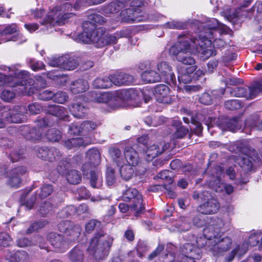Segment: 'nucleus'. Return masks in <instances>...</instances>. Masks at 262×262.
<instances>
[{"mask_svg": "<svg viewBox=\"0 0 262 262\" xmlns=\"http://www.w3.org/2000/svg\"><path fill=\"white\" fill-rule=\"evenodd\" d=\"M170 54L176 56L183 65L193 66L195 60L191 54L199 53L201 59L205 60L216 54L211 46V41L205 38L191 39L188 36H180L179 41L169 49Z\"/></svg>", "mask_w": 262, "mask_h": 262, "instance_id": "1", "label": "nucleus"}, {"mask_svg": "<svg viewBox=\"0 0 262 262\" xmlns=\"http://www.w3.org/2000/svg\"><path fill=\"white\" fill-rule=\"evenodd\" d=\"M170 54L176 56L183 65L193 66L195 60L191 54L199 53L201 59L205 60L216 54L211 46V41L205 38L191 39L188 36H180L179 41L169 49Z\"/></svg>", "mask_w": 262, "mask_h": 262, "instance_id": "2", "label": "nucleus"}, {"mask_svg": "<svg viewBox=\"0 0 262 262\" xmlns=\"http://www.w3.org/2000/svg\"><path fill=\"white\" fill-rule=\"evenodd\" d=\"M17 67H20V64L13 65L11 67L1 65L0 70L8 72L10 77L8 79L9 86L15 87L20 85L23 87L22 91H24V89H26L25 86L33 84L34 81L27 71L19 70Z\"/></svg>", "mask_w": 262, "mask_h": 262, "instance_id": "3", "label": "nucleus"}, {"mask_svg": "<svg viewBox=\"0 0 262 262\" xmlns=\"http://www.w3.org/2000/svg\"><path fill=\"white\" fill-rule=\"evenodd\" d=\"M50 124L48 118L41 119L39 120L38 130L36 128H32L29 134L26 136V138L32 140H39L41 137L46 136L47 138L51 142L58 141L61 137L59 130L55 128H51L48 130L47 133H46V127Z\"/></svg>", "mask_w": 262, "mask_h": 262, "instance_id": "4", "label": "nucleus"}, {"mask_svg": "<svg viewBox=\"0 0 262 262\" xmlns=\"http://www.w3.org/2000/svg\"><path fill=\"white\" fill-rule=\"evenodd\" d=\"M113 240V237L105 235L102 231L98 232L91 240L87 250L92 255L107 252L112 245Z\"/></svg>", "mask_w": 262, "mask_h": 262, "instance_id": "5", "label": "nucleus"}, {"mask_svg": "<svg viewBox=\"0 0 262 262\" xmlns=\"http://www.w3.org/2000/svg\"><path fill=\"white\" fill-rule=\"evenodd\" d=\"M122 200L130 203L132 210L136 211V216L142 213L145 210L143 204L142 195L134 188H127L122 193Z\"/></svg>", "mask_w": 262, "mask_h": 262, "instance_id": "6", "label": "nucleus"}, {"mask_svg": "<svg viewBox=\"0 0 262 262\" xmlns=\"http://www.w3.org/2000/svg\"><path fill=\"white\" fill-rule=\"evenodd\" d=\"M210 221L203 231L205 238L211 240L215 236L221 235L228 230V223L220 218L210 217Z\"/></svg>", "mask_w": 262, "mask_h": 262, "instance_id": "7", "label": "nucleus"}, {"mask_svg": "<svg viewBox=\"0 0 262 262\" xmlns=\"http://www.w3.org/2000/svg\"><path fill=\"white\" fill-rule=\"evenodd\" d=\"M262 92V80L253 83L250 86L236 87L230 91L232 96L245 97L247 99H253Z\"/></svg>", "mask_w": 262, "mask_h": 262, "instance_id": "8", "label": "nucleus"}, {"mask_svg": "<svg viewBox=\"0 0 262 262\" xmlns=\"http://www.w3.org/2000/svg\"><path fill=\"white\" fill-rule=\"evenodd\" d=\"M201 196V201L204 203L198 207V212L203 214H213L218 211L220 208L219 203L209 192L203 191Z\"/></svg>", "mask_w": 262, "mask_h": 262, "instance_id": "9", "label": "nucleus"}, {"mask_svg": "<svg viewBox=\"0 0 262 262\" xmlns=\"http://www.w3.org/2000/svg\"><path fill=\"white\" fill-rule=\"evenodd\" d=\"M209 245V248L215 256L223 255L231 248L232 241L228 236L222 237V235L213 237Z\"/></svg>", "mask_w": 262, "mask_h": 262, "instance_id": "10", "label": "nucleus"}, {"mask_svg": "<svg viewBox=\"0 0 262 262\" xmlns=\"http://www.w3.org/2000/svg\"><path fill=\"white\" fill-rule=\"evenodd\" d=\"M27 110L24 106H17L10 110L8 107H4L1 114L6 121L14 123H20L25 119Z\"/></svg>", "mask_w": 262, "mask_h": 262, "instance_id": "11", "label": "nucleus"}, {"mask_svg": "<svg viewBox=\"0 0 262 262\" xmlns=\"http://www.w3.org/2000/svg\"><path fill=\"white\" fill-rule=\"evenodd\" d=\"M246 141H243L239 142L237 144V148H239L238 150L245 154V155L239 159L238 162L239 165L246 170H251L253 168V162L259 163L261 159L259 157L253 155V157L250 155L251 154L248 152V148L245 143ZM253 154L254 151H252Z\"/></svg>", "mask_w": 262, "mask_h": 262, "instance_id": "12", "label": "nucleus"}, {"mask_svg": "<svg viewBox=\"0 0 262 262\" xmlns=\"http://www.w3.org/2000/svg\"><path fill=\"white\" fill-rule=\"evenodd\" d=\"M157 72L160 76L162 81L170 84H174L176 81V76L172 66L169 62L159 60L156 65Z\"/></svg>", "mask_w": 262, "mask_h": 262, "instance_id": "13", "label": "nucleus"}, {"mask_svg": "<svg viewBox=\"0 0 262 262\" xmlns=\"http://www.w3.org/2000/svg\"><path fill=\"white\" fill-rule=\"evenodd\" d=\"M216 172L215 176H213L211 180L209 181L208 185L212 189L216 192H221L223 189L228 194H230L233 192L234 188L230 184H226L221 183V176L223 173V169L221 167H216L215 168Z\"/></svg>", "mask_w": 262, "mask_h": 262, "instance_id": "14", "label": "nucleus"}, {"mask_svg": "<svg viewBox=\"0 0 262 262\" xmlns=\"http://www.w3.org/2000/svg\"><path fill=\"white\" fill-rule=\"evenodd\" d=\"M124 33L123 31L117 32L111 35H104L101 29H98L97 38L94 39L97 42L96 47L102 48L107 45H113L117 43L119 38L124 37Z\"/></svg>", "mask_w": 262, "mask_h": 262, "instance_id": "15", "label": "nucleus"}, {"mask_svg": "<svg viewBox=\"0 0 262 262\" xmlns=\"http://www.w3.org/2000/svg\"><path fill=\"white\" fill-rule=\"evenodd\" d=\"M26 172L27 169L24 166L12 169L7 174V184L11 187H19L21 183V177Z\"/></svg>", "mask_w": 262, "mask_h": 262, "instance_id": "16", "label": "nucleus"}, {"mask_svg": "<svg viewBox=\"0 0 262 262\" xmlns=\"http://www.w3.org/2000/svg\"><path fill=\"white\" fill-rule=\"evenodd\" d=\"M155 95L160 103L170 104L174 99V96L170 95L169 87L165 84H159L155 88Z\"/></svg>", "mask_w": 262, "mask_h": 262, "instance_id": "17", "label": "nucleus"}, {"mask_svg": "<svg viewBox=\"0 0 262 262\" xmlns=\"http://www.w3.org/2000/svg\"><path fill=\"white\" fill-rule=\"evenodd\" d=\"M58 228L61 232L65 233L66 236H69L68 240L70 242L76 241L81 231V228L78 226L70 227V223L68 221L61 222L58 225Z\"/></svg>", "mask_w": 262, "mask_h": 262, "instance_id": "18", "label": "nucleus"}, {"mask_svg": "<svg viewBox=\"0 0 262 262\" xmlns=\"http://www.w3.org/2000/svg\"><path fill=\"white\" fill-rule=\"evenodd\" d=\"M83 28V32L79 34L76 38V41L85 43H92L96 47L97 42L94 41V39L97 38L98 29L94 30H91V28L89 26H87L86 28Z\"/></svg>", "mask_w": 262, "mask_h": 262, "instance_id": "19", "label": "nucleus"}, {"mask_svg": "<svg viewBox=\"0 0 262 262\" xmlns=\"http://www.w3.org/2000/svg\"><path fill=\"white\" fill-rule=\"evenodd\" d=\"M195 70V66L182 65L178 67V80L181 84H186L192 80V74Z\"/></svg>", "mask_w": 262, "mask_h": 262, "instance_id": "20", "label": "nucleus"}, {"mask_svg": "<svg viewBox=\"0 0 262 262\" xmlns=\"http://www.w3.org/2000/svg\"><path fill=\"white\" fill-rule=\"evenodd\" d=\"M222 27L223 25L220 24L216 19H209L206 23L205 26H204V27L207 28L206 31H205V34L204 35H203V34H201L198 39H202L203 38H205L212 41L211 39L213 37L214 33L216 34V33H219L215 29Z\"/></svg>", "mask_w": 262, "mask_h": 262, "instance_id": "21", "label": "nucleus"}, {"mask_svg": "<svg viewBox=\"0 0 262 262\" xmlns=\"http://www.w3.org/2000/svg\"><path fill=\"white\" fill-rule=\"evenodd\" d=\"M110 76L112 83L118 86L129 84L134 81L133 76L123 72H117Z\"/></svg>", "mask_w": 262, "mask_h": 262, "instance_id": "22", "label": "nucleus"}, {"mask_svg": "<svg viewBox=\"0 0 262 262\" xmlns=\"http://www.w3.org/2000/svg\"><path fill=\"white\" fill-rule=\"evenodd\" d=\"M218 126L223 130H228L235 132L241 128V123L236 118H219Z\"/></svg>", "mask_w": 262, "mask_h": 262, "instance_id": "23", "label": "nucleus"}, {"mask_svg": "<svg viewBox=\"0 0 262 262\" xmlns=\"http://www.w3.org/2000/svg\"><path fill=\"white\" fill-rule=\"evenodd\" d=\"M165 148L162 144H153L147 147L146 150H143L144 158L147 161H150L153 159L162 154Z\"/></svg>", "mask_w": 262, "mask_h": 262, "instance_id": "24", "label": "nucleus"}, {"mask_svg": "<svg viewBox=\"0 0 262 262\" xmlns=\"http://www.w3.org/2000/svg\"><path fill=\"white\" fill-rule=\"evenodd\" d=\"M108 153L111 160L118 167L125 164V151L122 152L119 148L112 147L109 148Z\"/></svg>", "mask_w": 262, "mask_h": 262, "instance_id": "25", "label": "nucleus"}, {"mask_svg": "<svg viewBox=\"0 0 262 262\" xmlns=\"http://www.w3.org/2000/svg\"><path fill=\"white\" fill-rule=\"evenodd\" d=\"M48 238L50 243L56 251L63 252L68 248L67 243L60 235L51 233L49 234Z\"/></svg>", "mask_w": 262, "mask_h": 262, "instance_id": "26", "label": "nucleus"}, {"mask_svg": "<svg viewBox=\"0 0 262 262\" xmlns=\"http://www.w3.org/2000/svg\"><path fill=\"white\" fill-rule=\"evenodd\" d=\"M46 112L60 119L68 120L69 117L68 111L63 106L57 105H49L46 109Z\"/></svg>", "mask_w": 262, "mask_h": 262, "instance_id": "27", "label": "nucleus"}, {"mask_svg": "<svg viewBox=\"0 0 262 262\" xmlns=\"http://www.w3.org/2000/svg\"><path fill=\"white\" fill-rule=\"evenodd\" d=\"M6 258L10 262H24L28 259L29 255L24 250L8 251Z\"/></svg>", "mask_w": 262, "mask_h": 262, "instance_id": "28", "label": "nucleus"}, {"mask_svg": "<svg viewBox=\"0 0 262 262\" xmlns=\"http://www.w3.org/2000/svg\"><path fill=\"white\" fill-rule=\"evenodd\" d=\"M196 242L198 244V247L191 243H186L181 248L183 256H194L196 258H200L201 251L199 247H201L202 246L199 244L198 241H196Z\"/></svg>", "mask_w": 262, "mask_h": 262, "instance_id": "29", "label": "nucleus"}, {"mask_svg": "<svg viewBox=\"0 0 262 262\" xmlns=\"http://www.w3.org/2000/svg\"><path fill=\"white\" fill-rule=\"evenodd\" d=\"M89 88L88 82L83 79H79L73 81L70 86V90L74 94L83 93Z\"/></svg>", "mask_w": 262, "mask_h": 262, "instance_id": "30", "label": "nucleus"}, {"mask_svg": "<svg viewBox=\"0 0 262 262\" xmlns=\"http://www.w3.org/2000/svg\"><path fill=\"white\" fill-rule=\"evenodd\" d=\"M125 164L136 166L139 162V156L136 151L131 147H126L125 149Z\"/></svg>", "mask_w": 262, "mask_h": 262, "instance_id": "31", "label": "nucleus"}, {"mask_svg": "<svg viewBox=\"0 0 262 262\" xmlns=\"http://www.w3.org/2000/svg\"><path fill=\"white\" fill-rule=\"evenodd\" d=\"M89 21H85L83 25V27L84 28L89 26L91 28V30H95V27L93 24L96 23L99 25H103L106 22V19L98 14H90L88 15Z\"/></svg>", "mask_w": 262, "mask_h": 262, "instance_id": "32", "label": "nucleus"}, {"mask_svg": "<svg viewBox=\"0 0 262 262\" xmlns=\"http://www.w3.org/2000/svg\"><path fill=\"white\" fill-rule=\"evenodd\" d=\"M69 110L72 114L78 118L84 117L88 113V111L86 106L79 102L72 104L69 107Z\"/></svg>", "mask_w": 262, "mask_h": 262, "instance_id": "33", "label": "nucleus"}, {"mask_svg": "<svg viewBox=\"0 0 262 262\" xmlns=\"http://www.w3.org/2000/svg\"><path fill=\"white\" fill-rule=\"evenodd\" d=\"M120 14L123 20L126 22L137 23L142 20V19L137 16L136 11L133 9L123 10Z\"/></svg>", "mask_w": 262, "mask_h": 262, "instance_id": "34", "label": "nucleus"}, {"mask_svg": "<svg viewBox=\"0 0 262 262\" xmlns=\"http://www.w3.org/2000/svg\"><path fill=\"white\" fill-rule=\"evenodd\" d=\"M91 143L90 139H84L83 138H75L67 140L65 142V146L68 149L81 146H86Z\"/></svg>", "mask_w": 262, "mask_h": 262, "instance_id": "35", "label": "nucleus"}, {"mask_svg": "<svg viewBox=\"0 0 262 262\" xmlns=\"http://www.w3.org/2000/svg\"><path fill=\"white\" fill-rule=\"evenodd\" d=\"M90 183L93 188H99L102 185V177L101 173L97 169L90 170Z\"/></svg>", "mask_w": 262, "mask_h": 262, "instance_id": "36", "label": "nucleus"}, {"mask_svg": "<svg viewBox=\"0 0 262 262\" xmlns=\"http://www.w3.org/2000/svg\"><path fill=\"white\" fill-rule=\"evenodd\" d=\"M69 257L71 262H83V250L80 246H76L69 253Z\"/></svg>", "mask_w": 262, "mask_h": 262, "instance_id": "37", "label": "nucleus"}, {"mask_svg": "<svg viewBox=\"0 0 262 262\" xmlns=\"http://www.w3.org/2000/svg\"><path fill=\"white\" fill-rule=\"evenodd\" d=\"M245 127V128L262 130V119L259 121L257 114L252 115L246 120Z\"/></svg>", "mask_w": 262, "mask_h": 262, "instance_id": "38", "label": "nucleus"}, {"mask_svg": "<svg viewBox=\"0 0 262 262\" xmlns=\"http://www.w3.org/2000/svg\"><path fill=\"white\" fill-rule=\"evenodd\" d=\"M225 5L221 7L223 10V13L225 17L229 20H231L233 18L238 17V14L237 10L229 8L230 4L233 3V0H223Z\"/></svg>", "mask_w": 262, "mask_h": 262, "instance_id": "39", "label": "nucleus"}, {"mask_svg": "<svg viewBox=\"0 0 262 262\" xmlns=\"http://www.w3.org/2000/svg\"><path fill=\"white\" fill-rule=\"evenodd\" d=\"M142 79L149 83L158 82L162 81L160 75L155 71H145L141 74Z\"/></svg>", "mask_w": 262, "mask_h": 262, "instance_id": "40", "label": "nucleus"}, {"mask_svg": "<svg viewBox=\"0 0 262 262\" xmlns=\"http://www.w3.org/2000/svg\"><path fill=\"white\" fill-rule=\"evenodd\" d=\"M133 167L126 164L119 167L120 174L122 179L128 181L132 178L134 173Z\"/></svg>", "mask_w": 262, "mask_h": 262, "instance_id": "41", "label": "nucleus"}, {"mask_svg": "<svg viewBox=\"0 0 262 262\" xmlns=\"http://www.w3.org/2000/svg\"><path fill=\"white\" fill-rule=\"evenodd\" d=\"M93 86L96 89H107L112 86L111 76L109 77L97 78L93 82Z\"/></svg>", "mask_w": 262, "mask_h": 262, "instance_id": "42", "label": "nucleus"}, {"mask_svg": "<svg viewBox=\"0 0 262 262\" xmlns=\"http://www.w3.org/2000/svg\"><path fill=\"white\" fill-rule=\"evenodd\" d=\"M249 244L252 247L257 246L262 249V233L258 232L251 234L248 239Z\"/></svg>", "mask_w": 262, "mask_h": 262, "instance_id": "43", "label": "nucleus"}, {"mask_svg": "<svg viewBox=\"0 0 262 262\" xmlns=\"http://www.w3.org/2000/svg\"><path fill=\"white\" fill-rule=\"evenodd\" d=\"M86 157L90 161V162L94 165L98 164L100 162V154L99 150L96 148L89 149L86 153Z\"/></svg>", "mask_w": 262, "mask_h": 262, "instance_id": "44", "label": "nucleus"}, {"mask_svg": "<svg viewBox=\"0 0 262 262\" xmlns=\"http://www.w3.org/2000/svg\"><path fill=\"white\" fill-rule=\"evenodd\" d=\"M66 59L64 60L62 63V69L66 70H73L78 66V63L75 59L69 55L63 56Z\"/></svg>", "mask_w": 262, "mask_h": 262, "instance_id": "45", "label": "nucleus"}, {"mask_svg": "<svg viewBox=\"0 0 262 262\" xmlns=\"http://www.w3.org/2000/svg\"><path fill=\"white\" fill-rule=\"evenodd\" d=\"M66 178L69 183L77 184L81 181V175L77 170H71L67 172Z\"/></svg>", "mask_w": 262, "mask_h": 262, "instance_id": "46", "label": "nucleus"}, {"mask_svg": "<svg viewBox=\"0 0 262 262\" xmlns=\"http://www.w3.org/2000/svg\"><path fill=\"white\" fill-rule=\"evenodd\" d=\"M117 174L115 169L110 166H107L106 170V181L108 186L114 184L116 181Z\"/></svg>", "mask_w": 262, "mask_h": 262, "instance_id": "47", "label": "nucleus"}, {"mask_svg": "<svg viewBox=\"0 0 262 262\" xmlns=\"http://www.w3.org/2000/svg\"><path fill=\"white\" fill-rule=\"evenodd\" d=\"M97 127V124L92 121H86L81 124L82 135H87L95 129Z\"/></svg>", "mask_w": 262, "mask_h": 262, "instance_id": "48", "label": "nucleus"}, {"mask_svg": "<svg viewBox=\"0 0 262 262\" xmlns=\"http://www.w3.org/2000/svg\"><path fill=\"white\" fill-rule=\"evenodd\" d=\"M61 156V154L58 149L54 147L50 148L48 149L46 161L52 162L58 160Z\"/></svg>", "mask_w": 262, "mask_h": 262, "instance_id": "49", "label": "nucleus"}, {"mask_svg": "<svg viewBox=\"0 0 262 262\" xmlns=\"http://www.w3.org/2000/svg\"><path fill=\"white\" fill-rule=\"evenodd\" d=\"M66 58L63 57V56L55 57H50L48 58V63L49 66L53 67H59L62 69V63L64 62V60Z\"/></svg>", "mask_w": 262, "mask_h": 262, "instance_id": "50", "label": "nucleus"}, {"mask_svg": "<svg viewBox=\"0 0 262 262\" xmlns=\"http://www.w3.org/2000/svg\"><path fill=\"white\" fill-rule=\"evenodd\" d=\"M53 187L50 184H44L40 188V192L38 194L41 199L47 197L50 195L53 191Z\"/></svg>", "mask_w": 262, "mask_h": 262, "instance_id": "51", "label": "nucleus"}, {"mask_svg": "<svg viewBox=\"0 0 262 262\" xmlns=\"http://www.w3.org/2000/svg\"><path fill=\"white\" fill-rule=\"evenodd\" d=\"M53 99L56 103L63 104L68 100L69 96L66 92L59 91L54 93Z\"/></svg>", "mask_w": 262, "mask_h": 262, "instance_id": "52", "label": "nucleus"}, {"mask_svg": "<svg viewBox=\"0 0 262 262\" xmlns=\"http://www.w3.org/2000/svg\"><path fill=\"white\" fill-rule=\"evenodd\" d=\"M242 106L241 102L238 99H233L226 101L225 107L229 110H234L240 108Z\"/></svg>", "mask_w": 262, "mask_h": 262, "instance_id": "53", "label": "nucleus"}, {"mask_svg": "<svg viewBox=\"0 0 262 262\" xmlns=\"http://www.w3.org/2000/svg\"><path fill=\"white\" fill-rule=\"evenodd\" d=\"M121 7L118 3H111L104 7L103 12L105 14L114 13L118 11Z\"/></svg>", "mask_w": 262, "mask_h": 262, "instance_id": "54", "label": "nucleus"}, {"mask_svg": "<svg viewBox=\"0 0 262 262\" xmlns=\"http://www.w3.org/2000/svg\"><path fill=\"white\" fill-rule=\"evenodd\" d=\"M164 27L172 29H183L185 27V24L181 21L172 20L164 25Z\"/></svg>", "mask_w": 262, "mask_h": 262, "instance_id": "55", "label": "nucleus"}, {"mask_svg": "<svg viewBox=\"0 0 262 262\" xmlns=\"http://www.w3.org/2000/svg\"><path fill=\"white\" fill-rule=\"evenodd\" d=\"M76 208L74 206H68L62 209L58 213L61 218H66L75 212Z\"/></svg>", "mask_w": 262, "mask_h": 262, "instance_id": "56", "label": "nucleus"}, {"mask_svg": "<svg viewBox=\"0 0 262 262\" xmlns=\"http://www.w3.org/2000/svg\"><path fill=\"white\" fill-rule=\"evenodd\" d=\"M113 96L112 93L108 92L100 93L97 102L99 103H107L108 102H111L113 101Z\"/></svg>", "mask_w": 262, "mask_h": 262, "instance_id": "57", "label": "nucleus"}, {"mask_svg": "<svg viewBox=\"0 0 262 262\" xmlns=\"http://www.w3.org/2000/svg\"><path fill=\"white\" fill-rule=\"evenodd\" d=\"M15 96V93L13 91L5 89L1 94V98L6 102H9L13 99Z\"/></svg>", "mask_w": 262, "mask_h": 262, "instance_id": "58", "label": "nucleus"}, {"mask_svg": "<svg viewBox=\"0 0 262 262\" xmlns=\"http://www.w3.org/2000/svg\"><path fill=\"white\" fill-rule=\"evenodd\" d=\"M12 239L6 232L0 233V246L7 247L10 245Z\"/></svg>", "mask_w": 262, "mask_h": 262, "instance_id": "59", "label": "nucleus"}, {"mask_svg": "<svg viewBox=\"0 0 262 262\" xmlns=\"http://www.w3.org/2000/svg\"><path fill=\"white\" fill-rule=\"evenodd\" d=\"M240 246H236L224 258V262H231L236 255L239 256L242 255V253L239 252Z\"/></svg>", "mask_w": 262, "mask_h": 262, "instance_id": "60", "label": "nucleus"}, {"mask_svg": "<svg viewBox=\"0 0 262 262\" xmlns=\"http://www.w3.org/2000/svg\"><path fill=\"white\" fill-rule=\"evenodd\" d=\"M28 62L31 68L34 71L42 70L45 67L41 61H36L34 59L30 58L28 59Z\"/></svg>", "mask_w": 262, "mask_h": 262, "instance_id": "61", "label": "nucleus"}, {"mask_svg": "<svg viewBox=\"0 0 262 262\" xmlns=\"http://www.w3.org/2000/svg\"><path fill=\"white\" fill-rule=\"evenodd\" d=\"M53 205L49 202H45L40 206L39 210L40 214L46 215L53 210Z\"/></svg>", "mask_w": 262, "mask_h": 262, "instance_id": "62", "label": "nucleus"}, {"mask_svg": "<svg viewBox=\"0 0 262 262\" xmlns=\"http://www.w3.org/2000/svg\"><path fill=\"white\" fill-rule=\"evenodd\" d=\"M18 32V27L15 24H12L7 26L2 31V35H7L8 34H12Z\"/></svg>", "mask_w": 262, "mask_h": 262, "instance_id": "63", "label": "nucleus"}, {"mask_svg": "<svg viewBox=\"0 0 262 262\" xmlns=\"http://www.w3.org/2000/svg\"><path fill=\"white\" fill-rule=\"evenodd\" d=\"M54 95V93L53 92L47 90L40 92L37 97L39 99L42 100H49L53 99Z\"/></svg>", "mask_w": 262, "mask_h": 262, "instance_id": "64", "label": "nucleus"}]
</instances>
